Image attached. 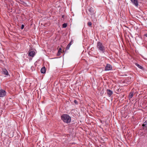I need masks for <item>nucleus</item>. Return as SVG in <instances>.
<instances>
[{"label": "nucleus", "mask_w": 147, "mask_h": 147, "mask_svg": "<svg viewBox=\"0 0 147 147\" xmlns=\"http://www.w3.org/2000/svg\"><path fill=\"white\" fill-rule=\"evenodd\" d=\"M146 20H147V18L146 19Z\"/></svg>", "instance_id": "a878e982"}, {"label": "nucleus", "mask_w": 147, "mask_h": 147, "mask_svg": "<svg viewBox=\"0 0 147 147\" xmlns=\"http://www.w3.org/2000/svg\"><path fill=\"white\" fill-rule=\"evenodd\" d=\"M24 25L22 24V26H21V29H23L24 28Z\"/></svg>", "instance_id": "6ab92c4d"}, {"label": "nucleus", "mask_w": 147, "mask_h": 147, "mask_svg": "<svg viewBox=\"0 0 147 147\" xmlns=\"http://www.w3.org/2000/svg\"><path fill=\"white\" fill-rule=\"evenodd\" d=\"M64 26H65V25H64V23L63 24V25H62L63 28H64Z\"/></svg>", "instance_id": "5701e85b"}, {"label": "nucleus", "mask_w": 147, "mask_h": 147, "mask_svg": "<svg viewBox=\"0 0 147 147\" xmlns=\"http://www.w3.org/2000/svg\"><path fill=\"white\" fill-rule=\"evenodd\" d=\"M64 26H65V25H64V23L63 24V25H62L63 28H64Z\"/></svg>", "instance_id": "4be33fe9"}, {"label": "nucleus", "mask_w": 147, "mask_h": 147, "mask_svg": "<svg viewBox=\"0 0 147 147\" xmlns=\"http://www.w3.org/2000/svg\"><path fill=\"white\" fill-rule=\"evenodd\" d=\"M72 41H70V43L68 44L69 45H70L71 46V44H72Z\"/></svg>", "instance_id": "aec40b11"}, {"label": "nucleus", "mask_w": 147, "mask_h": 147, "mask_svg": "<svg viewBox=\"0 0 147 147\" xmlns=\"http://www.w3.org/2000/svg\"><path fill=\"white\" fill-rule=\"evenodd\" d=\"M35 54L34 51H30L29 53V55L32 57H33Z\"/></svg>", "instance_id": "1a4fd4ad"}, {"label": "nucleus", "mask_w": 147, "mask_h": 147, "mask_svg": "<svg viewBox=\"0 0 147 147\" xmlns=\"http://www.w3.org/2000/svg\"><path fill=\"white\" fill-rule=\"evenodd\" d=\"M107 92L109 97H110L113 94V91L109 89H107Z\"/></svg>", "instance_id": "6e6552de"}, {"label": "nucleus", "mask_w": 147, "mask_h": 147, "mask_svg": "<svg viewBox=\"0 0 147 147\" xmlns=\"http://www.w3.org/2000/svg\"><path fill=\"white\" fill-rule=\"evenodd\" d=\"M112 67L111 65L109 64H107L105 67V71H109L112 69Z\"/></svg>", "instance_id": "423d86ee"}, {"label": "nucleus", "mask_w": 147, "mask_h": 147, "mask_svg": "<svg viewBox=\"0 0 147 147\" xmlns=\"http://www.w3.org/2000/svg\"><path fill=\"white\" fill-rule=\"evenodd\" d=\"M46 69L45 67H43L41 69L40 71L42 73L44 74L46 72Z\"/></svg>", "instance_id": "9d476101"}, {"label": "nucleus", "mask_w": 147, "mask_h": 147, "mask_svg": "<svg viewBox=\"0 0 147 147\" xmlns=\"http://www.w3.org/2000/svg\"><path fill=\"white\" fill-rule=\"evenodd\" d=\"M67 26V23H65V28H66Z\"/></svg>", "instance_id": "412c9836"}, {"label": "nucleus", "mask_w": 147, "mask_h": 147, "mask_svg": "<svg viewBox=\"0 0 147 147\" xmlns=\"http://www.w3.org/2000/svg\"><path fill=\"white\" fill-rule=\"evenodd\" d=\"M133 4L136 7H138V0H130Z\"/></svg>", "instance_id": "0eeeda50"}, {"label": "nucleus", "mask_w": 147, "mask_h": 147, "mask_svg": "<svg viewBox=\"0 0 147 147\" xmlns=\"http://www.w3.org/2000/svg\"><path fill=\"white\" fill-rule=\"evenodd\" d=\"M61 48H60L59 50V51H58V53H61Z\"/></svg>", "instance_id": "a211bd4d"}, {"label": "nucleus", "mask_w": 147, "mask_h": 147, "mask_svg": "<svg viewBox=\"0 0 147 147\" xmlns=\"http://www.w3.org/2000/svg\"><path fill=\"white\" fill-rule=\"evenodd\" d=\"M97 48L100 52L104 53L105 51V49L104 46L100 42H98L97 43Z\"/></svg>", "instance_id": "f03ea898"}, {"label": "nucleus", "mask_w": 147, "mask_h": 147, "mask_svg": "<svg viewBox=\"0 0 147 147\" xmlns=\"http://www.w3.org/2000/svg\"><path fill=\"white\" fill-rule=\"evenodd\" d=\"M63 17H64V15L62 16V17L63 18Z\"/></svg>", "instance_id": "393cba45"}, {"label": "nucleus", "mask_w": 147, "mask_h": 147, "mask_svg": "<svg viewBox=\"0 0 147 147\" xmlns=\"http://www.w3.org/2000/svg\"><path fill=\"white\" fill-rule=\"evenodd\" d=\"M87 24L89 26H91L92 25V24L90 22H88V23Z\"/></svg>", "instance_id": "dca6fc26"}, {"label": "nucleus", "mask_w": 147, "mask_h": 147, "mask_svg": "<svg viewBox=\"0 0 147 147\" xmlns=\"http://www.w3.org/2000/svg\"><path fill=\"white\" fill-rule=\"evenodd\" d=\"M71 117L68 115L65 114V123H69L71 122Z\"/></svg>", "instance_id": "7ed1b4c3"}, {"label": "nucleus", "mask_w": 147, "mask_h": 147, "mask_svg": "<svg viewBox=\"0 0 147 147\" xmlns=\"http://www.w3.org/2000/svg\"><path fill=\"white\" fill-rule=\"evenodd\" d=\"M74 102L76 104H78V102L76 100H74Z\"/></svg>", "instance_id": "f3484780"}, {"label": "nucleus", "mask_w": 147, "mask_h": 147, "mask_svg": "<svg viewBox=\"0 0 147 147\" xmlns=\"http://www.w3.org/2000/svg\"><path fill=\"white\" fill-rule=\"evenodd\" d=\"M135 65L137 66L139 68L142 69H144L143 67L142 66L140 65L137 63H135Z\"/></svg>", "instance_id": "f8f14e48"}, {"label": "nucleus", "mask_w": 147, "mask_h": 147, "mask_svg": "<svg viewBox=\"0 0 147 147\" xmlns=\"http://www.w3.org/2000/svg\"><path fill=\"white\" fill-rule=\"evenodd\" d=\"M133 95V92H130V93L129 95V98H131L132 97Z\"/></svg>", "instance_id": "ddd939ff"}, {"label": "nucleus", "mask_w": 147, "mask_h": 147, "mask_svg": "<svg viewBox=\"0 0 147 147\" xmlns=\"http://www.w3.org/2000/svg\"><path fill=\"white\" fill-rule=\"evenodd\" d=\"M6 92L5 91L2 89L0 90V97H4L6 95Z\"/></svg>", "instance_id": "39448f33"}, {"label": "nucleus", "mask_w": 147, "mask_h": 147, "mask_svg": "<svg viewBox=\"0 0 147 147\" xmlns=\"http://www.w3.org/2000/svg\"><path fill=\"white\" fill-rule=\"evenodd\" d=\"M88 11L89 12V14L91 15V18L92 20V21H95L96 20L95 12L93 8L92 7H90L88 9Z\"/></svg>", "instance_id": "f257e3e1"}, {"label": "nucleus", "mask_w": 147, "mask_h": 147, "mask_svg": "<svg viewBox=\"0 0 147 147\" xmlns=\"http://www.w3.org/2000/svg\"><path fill=\"white\" fill-rule=\"evenodd\" d=\"M3 72L4 74L6 75H8V73L7 70L6 69H3Z\"/></svg>", "instance_id": "9b49d317"}, {"label": "nucleus", "mask_w": 147, "mask_h": 147, "mask_svg": "<svg viewBox=\"0 0 147 147\" xmlns=\"http://www.w3.org/2000/svg\"><path fill=\"white\" fill-rule=\"evenodd\" d=\"M61 119L63 121H64V114H63L61 116Z\"/></svg>", "instance_id": "4468645a"}, {"label": "nucleus", "mask_w": 147, "mask_h": 147, "mask_svg": "<svg viewBox=\"0 0 147 147\" xmlns=\"http://www.w3.org/2000/svg\"><path fill=\"white\" fill-rule=\"evenodd\" d=\"M70 46V45L68 44L66 47V50H68V49H69Z\"/></svg>", "instance_id": "2eb2a0df"}, {"label": "nucleus", "mask_w": 147, "mask_h": 147, "mask_svg": "<svg viewBox=\"0 0 147 147\" xmlns=\"http://www.w3.org/2000/svg\"><path fill=\"white\" fill-rule=\"evenodd\" d=\"M145 36L147 37V33L144 34Z\"/></svg>", "instance_id": "b1692460"}, {"label": "nucleus", "mask_w": 147, "mask_h": 147, "mask_svg": "<svg viewBox=\"0 0 147 147\" xmlns=\"http://www.w3.org/2000/svg\"><path fill=\"white\" fill-rule=\"evenodd\" d=\"M142 129L146 130H147V120L145 121L142 125Z\"/></svg>", "instance_id": "20e7f679"}]
</instances>
